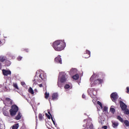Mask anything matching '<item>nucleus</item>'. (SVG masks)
<instances>
[{"label":"nucleus","instance_id":"obj_37","mask_svg":"<svg viewBox=\"0 0 129 129\" xmlns=\"http://www.w3.org/2000/svg\"><path fill=\"white\" fill-rule=\"evenodd\" d=\"M126 90H127V93H128V92H129V88H128V87H127L126 88Z\"/></svg>","mask_w":129,"mask_h":129},{"label":"nucleus","instance_id":"obj_21","mask_svg":"<svg viewBox=\"0 0 129 129\" xmlns=\"http://www.w3.org/2000/svg\"><path fill=\"white\" fill-rule=\"evenodd\" d=\"M28 92L31 93V94H34V90H33V88L32 87H30L28 89Z\"/></svg>","mask_w":129,"mask_h":129},{"label":"nucleus","instance_id":"obj_23","mask_svg":"<svg viewBox=\"0 0 129 129\" xmlns=\"http://www.w3.org/2000/svg\"><path fill=\"white\" fill-rule=\"evenodd\" d=\"M49 95H50V94H49V93H47V92H46L44 94V97H45V99H48V98H49Z\"/></svg>","mask_w":129,"mask_h":129},{"label":"nucleus","instance_id":"obj_26","mask_svg":"<svg viewBox=\"0 0 129 129\" xmlns=\"http://www.w3.org/2000/svg\"><path fill=\"white\" fill-rule=\"evenodd\" d=\"M38 118L39 120H42L43 119V115H42L41 113L39 114Z\"/></svg>","mask_w":129,"mask_h":129},{"label":"nucleus","instance_id":"obj_18","mask_svg":"<svg viewBox=\"0 0 129 129\" xmlns=\"http://www.w3.org/2000/svg\"><path fill=\"white\" fill-rule=\"evenodd\" d=\"M6 101H8L10 104H13V100L11 99L10 98H6Z\"/></svg>","mask_w":129,"mask_h":129},{"label":"nucleus","instance_id":"obj_33","mask_svg":"<svg viewBox=\"0 0 129 129\" xmlns=\"http://www.w3.org/2000/svg\"><path fill=\"white\" fill-rule=\"evenodd\" d=\"M21 84L22 86H25V85H26V83L24 82H21Z\"/></svg>","mask_w":129,"mask_h":129},{"label":"nucleus","instance_id":"obj_9","mask_svg":"<svg viewBox=\"0 0 129 129\" xmlns=\"http://www.w3.org/2000/svg\"><path fill=\"white\" fill-rule=\"evenodd\" d=\"M112 126L113 127V128H117V127L118 126V125L119 124L118 123V121H112Z\"/></svg>","mask_w":129,"mask_h":129},{"label":"nucleus","instance_id":"obj_15","mask_svg":"<svg viewBox=\"0 0 129 129\" xmlns=\"http://www.w3.org/2000/svg\"><path fill=\"white\" fill-rule=\"evenodd\" d=\"M72 79L75 80H78V79H79V75H78V74L75 75L72 77Z\"/></svg>","mask_w":129,"mask_h":129},{"label":"nucleus","instance_id":"obj_36","mask_svg":"<svg viewBox=\"0 0 129 129\" xmlns=\"http://www.w3.org/2000/svg\"><path fill=\"white\" fill-rule=\"evenodd\" d=\"M38 86H39V87L42 88V87H43V84H40L38 85Z\"/></svg>","mask_w":129,"mask_h":129},{"label":"nucleus","instance_id":"obj_2","mask_svg":"<svg viewBox=\"0 0 129 129\" xmlns=\"http://www.w3.org/2000/svg\"><path fill=\"white\" fill-rule=\"evenodd\" d=\"M91 82H93L94 85H97V84H101L103 82V80L101 79H96L95 75L93 74L90 79Z\"/></svg>","mask_w":129,"mask_h":129},{"label":"nucleus","instance_id":"obj_19","mask_svg":"<svg viewBox=\"0 0 129 129\" xmlns=\"http://www.w3.org/2000/svg\"><path fill=\"white\" fill-rule=\"evenodd\" d=\"M62 83H61V82L58 80L57 85H58V87H60V88H61V87H63V84Z\"/></svg>","mask_w":129,"mask_h":129},{"label":"nucleus","instance_id":"obj_39","mask_svg":"<svg viewBox=\"0 0 129 129\" xmlns=\"http://www.w3.org/2000/svg\"><path fill=\"white\" fill-rule=\"evenodd\" d=\"M25 51H26V52H29V49H25Z\"/></svg>","mask_w":129,"mask_h":129},{"label":"nucleus","instance_id":"obj_38","mask_svg":"<svg viewBox=\"0 0 129 129\" xmlns=\"http://www.w3.org/2000/svg\"><path fill=\"white\" fill-rule=\"evenodd\" d=\"M82 97L83 98H85V95H84V94L82 95Z\"/></svg>","mask_w":129,"mask_h":129},{"label":"nucleus","instance_id":"obj_31","mask_svg":"<svg viewBox=\"0 0 129 129\" xmlns=\"http://www.w3.org/2000/svg\"><path fill=\"white\" fill-rule=\"evenodd\" d=\"M108 109V108L106 106H105L104 107L103 110V111H107Z\"/></svg>","mask_w":129,"mask_h":129},{"label":"nucleus","instance_id":"obj_42","mask_svg":"<svg viewBox=\"0 0 129 129\" xmlns=\"http://www.w3.org/2000/svg\"><path fill=\"white\" fill-rule=\"evenodd\" d=\"M0 44H1V41H0Z\"/></svg>","mask_w":129,"mask_h":129},{"label":"nucleus","instance_id":"obj_4","mask_svg":"<svg viewBox=\"0 0 129 129\" xmlns=\"http://www.w3.org/2000/svg\"><path fill=\"white\" fill-rule=\"evenodd\" d=\"M58 80H59L61 83H64L66 80H67V75L65 72H61L59 73Z\"/></svg>","mask_w":129,"mask_h":129},{"label":"nucleus","instance_id":"obj_24","mask_svg":"<svg viewBox=\"0 0 129 129\" xmlns=\"http://www.w3.org/2000/svg\"><path fill=\"white\" fill-rule=\"evenodd\" d=\"M13 86L14 87V88H15V89L19 90V87L18 86V84H17V83H13Z\"/></svg>","mask_w":129,"mask_h":129},{"label":"nucleus","instance_id":"obj_1","mask_svg":"<svg viewBox=\"0 0 129 129\" xmlns=\"http://www.w3.org/2000/svg\"><path fill=\"white\" fill-rule=\"evenodd\" d=\"M52 47L55 51H62L66 47V43L64 40H57L52 43Z\"/></svg>","mask_w":129,"mask_h":129},{"label":"nucleus","instance_id":"obj_40","mask_svg":"<svg viewBox=\"0 0 129 129\" xmlns=\"http://www.w3.org/2000/svg\"><path fill=\"white\" fill-rule=\"evenodd\" d=\"M2 69V63L0 62V70Z\"/></svg>","mask_w":129,"mask_h":129},{"label":"nucleus","instance_id":"obj_32","mask_svg":"<svg viewBox=\"0 0 129 129\" xmlns=\"http://www.w3.org/2000/svg\"><path fill=\"white\" fill-rule=\"evenodd\" d=\"M23 57H22L21 56H19L18 58H17V60L18 61H21V60H22Z\"/></svg>","mask_w":129,"mask_h":129},{"label":"nucleus","instance_id":"obj_34","mask_svg":"<svg viewBox=\"0 0 129 129\" xmlns=\"http://www.w3.org/2000/svg\"><path fill=\"white\" fill-rule=\"evenodd\" d=\"M46 115L47 118H48V119H51V116H50L49 115H48V114H46Z\"/></svg>","mask_w":129,"mask_h":129},{"label":"nucleus","instance_id":"obj_13","mask_svg":"<svg viewBox=\"0 0 129 129\" xmlns=\"http://www.w3.org/2000/svg\"><path fill=\"white\" fill-rule=\"evenodd\" d=\"M48 113L49 115H50L51 119L54 125H55V126H57V124L56 123H55V121L54 120V119H53V117H52V115L51 114V113H50V112L48 111Z\"/></svg>","mask_w":129,"mask_h":129},{"label":"nucleus","instance_id":"obj_16","mask_svg":"<svg viewBox=\"0 0 129 129\" xmlns=\"http://www.w3.org/2000/svg\"><path fill=\"white\" fill-rule=\"evenodd\" d=\"M21 117H22V116H21V112H19L17 116L15 117V119H17V120H19L21 119Z\"/></svg>","mask_w":129,"mask_h":129},{"label":"nucleus","instance_id":"obj_30","mask_svg":"<svg viewBox=\"0 0 129 129\" xmlns=\"http://www.w3.org/2000/svg\"><path fill=\"white\" fill-rule=\"evenodd\" d=\"M97 103L99 105L100 107H101V108H102V104L101 103V102H100V101H98Z\"/></svg>","mask_w":129,"mask_h":129},{"label":"nucleus","instance_id":"obj_22","mask_svg":"<svg viewBox=\"0 0 129 129\" xmlns=\"http://www.w3.org/2000/svg\"><path fill=\"white\" fill-rule=\"evenodd\" d=\"M19 123H16L13 126L12 129H18L19 128Z\"/></svg>","mask_w":129,"mask_h":129},{"label":"nucleus","instance_id":"obj_11","mask_svg":"<svg viewBox=\"0 0 129 129\" xmlns=\"http://www.w3.org/2000/svg\"><path fill=\"white\" fill-rule=\"evenodd\" d=\"M54 60L55 62H57V63H59V64H62V59H61V57L60 56H58L57 57H55Z\"/></svg>","mask_w":129,"mask_h":129},{"label":"nucleus","instance_id":"obj_12","mask_svg":"<svg viewBox=\"0 0 129 129\" xmlns=\"http://www.w3.org/2000/svg\"><path fill=\"white\" fill-rule=\"evenodd\" d=\"M7 60V56L4 55L0 56V62H6Z\"/></svg>","mask_w":129,"mask_h":129},{"label":"nucleus","instance_id":"obj_14","mask_svg":"<svg viewBox=\"0 0 129 129\" xmlns=\"http://www.w3.org/2000/svg\"><path fill=\"white\" fill-rule=\"evenodd\" d=\"M39 77L41 79V80H45V78H46V77L44 74L41 73L39 75Z\"/></svg>","mask_w":129,"mask_h":129},{"label":"nucleus","instance_id":"obj_29","mask_svg":"<svg viewBox=\"0 0 129 129\" xmlns=\"http://www.w3.org/2000/svg\"><path fill=\"white\" fill-rule=\"evenodd\" d=\"M69 88H70V86L68 84L65 85L64 89H69Z\"/></svg>","mask_w":129,"mask_h":129},{"label":"nucleus","instance_id":"obj_5","mask_svg":"<svg viewBox=\"0 0 129 129\" xmlns=\"http://www.w3.org/2000/svg\"><path fill=\"white\" fill-rule=\"evenodd\" d=\"M57 99H58V93H54L52 95V98H49L48 99V100L50 103L51 100H53V101H54V100H57Z\"/></svg>","mask_w":129,"mask_h":129},{"label":"nucleus","instance_id":"obj_35","mask_svg":"<svg viewBox=\"0 0 129 129\" xmlns=\"http://www.w3.org/2000/svg\"><path fill=\"white\" fill-rule=\"evenodd\" d=\"M102 127V128H104V129H107V126L106 125H104Z\"/></svg>","mask_w":129,"mask_h":129},{"label":"nucleus","instance_id":"obj_28","mask_svg":"<svg viewBox=\"0 0 129 129\" xmlns=\"http://www.w3.org/2000/svg\"><path fill=\"white\" fill-rule=\"evenodd\" d=\"M124 114H129V110L128 109H125L124 110Z\"/></svg>","mask_w":129,"mask_h":129},{"label":"nucleus","instance_id":"obj_41","mask_svg":"<svg viewBox=\"0 0 129 129\" xmlns=\"http://www.w3.org/2000/svg\"><path fill=\"white\" fill-rule=\"evenodd\" d=\"M92 128L91 126H90V128Z\"/></svg>","mask_w":129,"mask_h":129},{"label":"nucleus","instance_id":"obj_8","mask_svg":"<svg viewBox=\"0 0 129 129\" xmlns=\"http://www.w3.org/2000/svg\"><path fill=\"white\" fill-rule=\"evenodd\" d=\"M2 72L4 76H8V75H11L12 74L11 71H8L7 70H3Z\"/></svg>","mask_w":129,"mask_h":129},{"label":"nucleus","instance_id":"obj_20","mask_svg":"<svg viewBox=\"0 0 129 129\" xmlns=\"http://www.w3.org/2000/svg\"><path fill=\"white\" fill-rule=\"evenodd\" d=\"M117 119H118L121 122H123V118H122L120 116H117Z\"/></svg>","mask_w":129,"mask_h":129},{"label":"nucleus","instance_id":"obj_27","mask_svg":"<svg viewBox=\"0 0 129 129\" xmlns=\"http://www.w3.org/2000/svg\"><path fill=\"white\" fill-rule=\"evenodd\" d=\"M110 110L112 113H114L115 112V109H114V108L111 107Z\"/></svg>","mask_w":129,"mask_h":129},{"label":"nucleus","instance_id":"obj_3","mask_svg":"<svg viewBox=\"0 0 129 129\" xmlns=\"http://www.w3.org/2000/svg\"><path fill=\"white\" fill-rule=\"evenodd\" d=\"M9 111L11 116H15L17 114V112L19 111V107L17 105H13Z\"/></svg>","mask_w":129,"mask_h":129},{"label":"nucleus","instance_id":"obj_17","mask_svg":"<svg viewBox=\"0 0 129 129\" xmlns=\"http://www.w3.org/2000/svg\"><path fill=\"white\" fill-rule=\"evenodd\" d=\"M11 64H12V62H11V61L8 59L5 61V66H7L8 67H9V66H11Z\"/></svg>","mask_w":129,"mask_h":129},{"label":"nucleus","instance_id":"obj_7","mask_svg":"<svg viewBox=\"0 0 129 129\" xmlns=\"http://www.w3.org/2000/svg\"><path fill=\"white\" fill-rule=\"evenodd\" d=\"M119 104H120V107L122 109V110H125L126 109V107H127V106L125 105V103H124L122 101H119Z\"/></svg>","mask_w":129,"mask_h":129},{"label":"nucleus","instance_id":"obj_25","mask_svg":"<svg viewBox=\"0 0 129 129\" xmlns=\"http://www.w3.org/2000/svg\"><path fill=\"white\" fill-rule=\"evenodd\" d=\"M124 124L126 125V126H129V121L127 120H125L123 121Z\"/></svg>","mask_w":129,"mask_h":129},{"label":"nucleus","instance_id":"obj_10","mask_svg":"<svg viewBox=\"0 0 129 129\" xmlns=\"http://www.w3.org/2000/svg\"><path fill=\"white\" fill-rule=\"evenodd\" d=\"M83 57L86 58H89V57H90V51L88 50H86V53L84 54Z\"/></svg>","mask_w":129,"mask_h":129},{"label":"nucleus","instance_id":"obj_6","mask_svg":"<svg viewBox=\"0 0 129 129\" xmlns=\"http://www.w3.org/2000/svg\"><path fill=\"white\" fill-rule=\"evenodd\" d=\"M110 98L111 99H112V101H113V102H115L116 101V100L117 99V93H112L110 95Z\"/></svg>","mask_w":129,"mask_h":129}]
</instances>
